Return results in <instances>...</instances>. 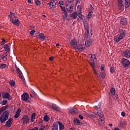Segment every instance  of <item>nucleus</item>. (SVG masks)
Segmentation results:
<instances>
[{"label": "nucleus", "instance_id": "f3484780", "mask_svg": "<svg viewBox=\"0 0 130 130\" xmlns=\"http://www.w3.org/2000/svg\"><path fill=\"white\" fill-rule=\"evenodd\" d=\"M71 44L72 47H73L74 49H75V48H77V46H78V44H77V40H72Z\"/></svg>", "mask_w": 130, "mask_h": 130}, {"label": "nucleus", "instance_id": "052dcab7", "mask_svg": "<svg viewBox=\"0 0 130 130\" xmlns=\"http://www.w3.org/2000/svg\"><path fill=\"white\" fill-rule=\"evenodd\" d=\"M68 11H69V12H71L72 11V7H70V8H67Z\"/></svg>", "mask_w": 130, "mask_h": 130}, {"label": "nucleus", "instance_id": "c756f323", "mask_svg": "<svg viewBox=\"0 0 130 130\" xmlns=\"http://www.w3.org/2000/svg\"><path fill=\"white\" fill-rule=\"evenodd\" d=\"M51 130H58V124H54L52 126Z\"/></svg>", "mask_w": 130, "mask_h": 130}, {"label": "nucleus", "instance_id": "e433bc0d", "mask_svg": "<svg viewBox=\"0 0 130 130\" xmlns=\"http://www.w3.org/2000/svg\"><path fill=\"white\" fill-rule=\"evenodd\" d=\"M92 14H93V11H91L88 12L87 15V19H91L92 18Z\"/></svg>", "mask_w": 130, "mask_h": 130}, {"label": "nucleus", "instance_id": "4c0bfd02", "mask_svg": "<svg viewBox=\"0 0 130 130\" xmlns=\"http://www.w3.org/2000/svg\"><path fill=\"white\" fill-rule=\"evenodd\" d=\"M58 123H59V129H63L64 128V126H63L62 123H61L60 122H59Z\"/></svg>", "mask_w": 130, "mask_h": 130}, {"label": "nucleus", "instance_id": "39448f33", "mask_svg": "<svg viewBox=\"0 0 130 130\" xmlns=\"http://www.w3.org/2000/svg\"><path fill=\"white\" fill-rule=\"evenodd\" d=\"M47 105H48L50 108H52V109L55 110L56 111H59V110H60V108H59V107H58V106L56 105L55 104H52L51 105V104L48 103Z\"/></svg>", "mask_w": 130, "mask_h": 130}, {"label": "nucleus", "instance_id": "1a4fd4ad", "mask_svg": "<svg viewBox=\"0 0 130 130\" xmlns=\"http://www.w3.org/2000/svg\"><path fill=\"white\" fill-rule=\"evenodd\" d=\"M28 99H29V94L27 93H23L21 96V100L24 102H27L28 101Z\"/></svg>", "mask_w": 130, "mask_h": 130}, {"label": "nucleus", "instance_id": "09e8293b", "mask_svg": "<svg viewBox=\"0 0 130 130\" xmlns=\"http://www.w3.org/2000/svg\"><path fill=\"white\" fill-rule=\"evenodd\" d=\"M31 93H32V94L33 95H34V96H37V93H36V92H35V91H34V90H31Z\"/></svg>", "mask_w": 130, "mask_h": 130}, {"label": "nucleus", "instance_id": "338daca9", "mask_svg": "<svg viewBox=\"0 0 130 130\" xmlns=\"http://www.w3.org/2000/svg\"><path fill=\"white\" fill-rule=\"evenodd\" d=\"M27 3H28V4H31L32 2H31V0H27Z\"/></svg>", "mask_w": 130, "mask_h": 130}, {"label": "nucleus", "instance_id": "37998d69", "mask_svg": "<svg viewBox=\"0 0 130 130\" xmlns=\"http://www.w3.org/2000/svg\"><path fill=\"white\" fill-rule=\"evenodd\" d=\"M10 86H15V81L11 80L10 81Z\"/></svg>", "mask_w": 130, "mask_h": 130}, {"label": "nucleus", "instance_id": "dca6fc26", "mask_svg": "<svg viewBox=\"0 0 130 130\" xmlns=\"http://www.w3.org/2000/svg\"><path fill=\"white\" fill-rule=\"evenodd\" d=\"M123 38H123V37L120 36V35L118 34L114 37V40L115 42H119L120 40H122Z\"/></svg>", "mask_w": 130, "mask_h": 130}, {"label": "nucleus", "instance_id": "6ab92c4d", "mask_svg": "<svg viewBox=\"0 0 130 130\" xmlns=\"http://www.w3.org/2000/svg\"><path fill=\"white\" fill-rule=\"evenodd\" d=\"M13 118L9 119L7 122L5 124L6 126H11V125L13 123Z\"/></svg>", "mask_w": 130, "mask_h": 130}, {"label": "nucleus", "instance_id": "72a5a7b5", "mask_svg": "<svg viewBox=\"0 0 130 130\" xmlns=\"http://www.w3.org/2000/svg\"><path fill=\"white\" fill-rule=\"evenodd\" d=\"M74 121L75 122V124H76V125H80V123H81V122H80V120H78L76 118H75L74 119Z\"/></svg>", "mask_w": 130, "mask_h": 130}, {"label": "nucleus", "instance_id": "20e7f679", "mask_svg": "<svg viewBox=\"0 0 130 130\" xmlns=\"http://www.w3.org/2000/svg\"><path fill=\"white\" fill-rule=\"evenodd\" d=\"M124 28H125V26H122V28H120L118 30L119 32V35L122 36V37L124 38L125 37V33L126 32V30L124 29Z\"/></svg>", "mask_w": 130, "mask_h": 130}, {"label": "nucleus", "instance_id": "8fccbe9b", "mask_svg": "<svg viewBox=\"0 0 130 130\" xmlns=\"http://www.w3.org/2000/svg\"><path fill=\"white\" fill-rule=\"evenodd\" d=\"M21 79L23 81L24 85H25V86H26V82L25 81V79H24V76L22 77V78H21Z\"/></svg>", "mask_w": 130, "mask_h": 130}, {"label": "nucleus", "instance_id": "aec40b11", "mask_svg": "<svg viewBox=\"0 0 130 130\" xmlns=\"http://www.w3.org/2000/svg\"><path fill=\"white\" fill-rule=\"evenodd\" d=\"M123 54L125 57H130V51L126 50L125 51L123 52Z\"/></svg>", "mask_w": 130, "mask_h": 130}, {"label": "nucleus", "instance_id": "a19ab883", "mask_svg": "<svg viewBox=\"0 0 130 130\" xmlns=\"http://www.w3.org/2000/svg\"><path fill=\"white\" fill-rule=\"evenodd\" d=\"M115 72V71L114 70V68L111 67L110 73H111V74H114Z\"/></svg>", "mask_w": 130, "mask_h": 130}, {"label": "nucleus", "instance_id": "393cba45", "mask_svg": "<svg viewBox=\"0 0 130 130\" xmlns=\"http://www.w3.org/2000/svg\"><path fill=\"white\" fill-rule=\"evenodd\" d=\"M20 114H21V110L20 109H17V111L16 112L15 115H14L15 118H18V117L20 116Z\"/></svg>", "mask_w": 130, "mask_h": 130}, {"label": "nucleus", "instance_id": "4468645a", "mask_svg": "<svg viewBox=\"0 0 130 130\" xmlns=\"http://www.w3.org/2000/svg\"><path fill=\"white\" fill-rule=\"evenodd\" d=\"M94 42V41L91 39H89L85 41V46L86 47H89L92 45V43Z\"/></svg>", "mask_w": 130, "mask_h": 130}, {"label": "nucleus", "instance_id": "a878e982", "mask_svg": "<svg viewBox=\"0 0 130 130\" xmlns=\"http://www.w3.org/2000/svg\"><path fill=\"white\" fill-rule=\"evenodd\" d=\"M94 114H95V115H98L100 117V118L103 117V113L101 111L98 112V111L97 112H95Z\"/></svg>", "mask_w": 130, "mask_h": 130}, {"label": "nucleus", "instance_id": "ddd939ff", "mask_svg": "<svg viewBox=\"0 0 130 130\" xmlns=\"http://www.w3.org/2000/svg\"><path fill=\"white\" fill-rule=\"evenodd\" d=\"M78 16L81 20H82V21H85V17L83 15H82V9L81 8H79L78 9Z\"/></svg>", "mask_w": 130, "mask_h": 130}, {"label": "nucleus", "instance_id": "603ef678", "mask_svg": "<svg viewBox=\"0 0 130 130\" xmlns=\"http://www.w3.org/2000/svg\"><path fill=\"white\" fill-rule=\"evenodd\" d=\"M78 116H79V118L81 119V120L84 119V116H83V115L80 114V115H79Z\"/></svg>", "mask_w": 130, "mask_h": 130}, {"label": "nucleus", "instance_id": "9b49d317", "mask_svg": "<svg viewBox=\"0 0 130 130\" xmlns=\"http://www.w3.org/2000/svg\"><path fill=\"white\" fill-rule=\"evenodd\" d=\"M75 49L78 51H84L85 50V46L84 45H79V46H77Z\"/></svg>", "mask_w": 130, "mask_h": 130}, {"label": "nucleus", "instance_id": "412c9836", "mask_svg": "<svg viewBox=\"0 0 130 130\" xmlns=\"http://www.w3.org/2000/svg\"><path fill=\"white\" fill-rule=\"evenodd\" d=\"M4 98H5V99H8V100H10V99H12V96L9 94V92H6L3 96Z\"/></svg>", "mask_w": 130, "mask_h": 130}, {"label": "nucleus", "instance_id": "f8f14e48", "mask_svg": "<svg viewBox=\"0 0 130 130\" xmlns=\"http://www.w3.org/2000/svg\"><path fill=\"white\" fill-rule=\"evenodd\" d=\"M55 1L54 0H51L49 3L47 4V6H49L50 9H54L55 8Z\"/></svg>", "mask_w": 130, "mask_h": 130}, {"label": "nucleus", "instance_id": "de8ad7c7", "mask_svg": "<svg viewBox=\"0 0 130 130\" xmlns=\"http://www.w3.org/2000/svg\"><path fill=\"white\" fill-rule=\"evenodd\" d=\"M99 121H101V122H102V123H103V122H104V118L103 117L100 118Z\"/></svg>", "mask_w": 130, "mask_h": 130}, {"label": "nucleus", "instance_id": "9d476101", "mask_svg": "<svg viewBox=\"0 0 130 130\" xmlns=\"http://www.w3.org/2000/svg\"><path fill=\"white\" fill-rule=\"evenodd\" d=\"M22 119L23 121V124H26V123H28L29 122V120H30V118H29V116L28 115H24Z\"/></svg>", "mask_w": 130, "mask_h": 130}, {"label": "nucleus", "instance_id": "2eb2a0df", "mask_svg": "<svg viewBox=\"0 0 130 130\" xmlns=\"http://www.w3.org/2000/svg\"><path fill=\"white\" fill-rule=\"evenodd\" d=\"M16 72L17 74H18V76L20 79H23V73H22V71H21V70L18 67H17V66H15Z\"/></svg>", "mask_w": 130, "mask_h": 130}, {"label": "nucleus", "instance_id": "69168bd1", "mask_svg": "<svg viewBox=\"0 0 130 130\" xmlns=\"http://www.w3.org/2000/svg\"><path fill=\"white\" fill-rule=\"evenodd\" d=\"M49 59H50V60H53V57H50V58H49Z\"/></svg>", "mask_w": 130, "mask_h": 130}, {"label": "nucleus", "instance_id": "774afa93", "mask_svg": "<svg viewBox=\"0 0 130 130\" xmlns=\"http://www.w3.org/2000/svg\"><path fill=\"white\" fill-rule=\"evenodd\" d=\"M114 130H120L118 127H115Z\"/></svg>", "mask_w": 130, "mask_h": 130}, {"label": "nucleus", "instance_id": "49530a36", "mask_svg": "<svg viewBox=\"0 0 130 130\" xmlns=\"http://www.w3.org/2000/svg\"><path fill=\"white\" fill-rule=\"evenodd\" d=\"M8 103V101L7 100H3L2 102V105H6Z\"/></svg>", "mask_w": 130, "mask_h": 130}, {"label": "nucleus", "instance_id": "473e14b6", "mask_svg": "<svg viewBox=\"0 0 130 130\" xmlns=\"http://www.w3.org/2000/svg\"><path fill=\"white\" fill-rule=\"evenodd\" d=\"M84 25L85 29H86V30H89V23L87 22V21L84 23Z\"/></svg>", "mask_w": 130, "mask_h": 130}, {"label": "nucleus", "instance_id": "bf43d9fd", "mask_svg": "<svg viewBox=\"0 0 130 130\" xmlns=\"http://www.w3.org/2000/svg\"><path fill=\"white\" fill-rule=\"evenodd\" d=\"M74 1L75 0H68V2H69V3H74Z\"/></svg>", "mask_w": 130, "mask_h": 130}, {"label": "nucleus", "instance_id": "a211bd4d", "mask_svg": "<svg viewBox=\"0 0 130 130\" xmlns=\"http://www.w3.org/2000/svg\"><path fill=\"white\" fill-rule=\"evenodd\" d=\"M68 110L71 114H76V113H77V111H78L77 109L75 108H70V109H68Z\"/></svg>", "mask_w": 130, "mask_h": 130}, {"label": "nucleus", "instance_id": "c03bdc74", "mask_svg": "<svg viewBox=\"0 0 130 130\" xmlns=\"http://www.w3.org/2000/svg\"><path fill=\"white\" fill-rule=\"evenodd\" d=\"M59 7H60V6H63V5H64V2H63L62 1H60L59 2Z\"/></svg>", "mask_w": 130, "mask_h": 130}, {"label": "nucleus", "instance_id": "a18cd8bd", "mask_svg": "<svg viewBox=\"0 0 130 130\" xmlns=\"http://www.w3.org/2000/svg\"><path fill=\"white\" fill-rule=\"evenodd\" d=\"M106 76V74H105V71L104 72H102V78L103 79H104Z\"/></svg>", "mask_w": 130, "mask_h": 130}, {"label": "nucleus", "instance_id": "864d4df0", "mask_svg": "<svg viewBox=\"0 0 130 130\" xmlns=\"http://www.w3.org/2000/svg\"><path fill=\"white\" fill-rule=\"evenodd\" d=\"M121 116H123V117H124L125 116V112H122L121 113Z\"/></svg>", "mask_w": 130, "mask_h": 130}, {"label": "nucleus", "instance_id": "4d7b16f0", "mask_svg": "<svg viewBox=\"0 0 130 130\" xmlns=\"http://www.w3.org/2000/svg\"><path fill=\"white\" fill-rule=\"evenodd\" d=\"M36 4L37 6H39V5H40V1H37L36 2Z\"/></svg>", "mask_w": 130, "mask_h": 130}, {"label": "nucleus", "instance_id": "3c124183", "mask_svg": "<svg viewBox=\"0 0 130 130\" xmlns=\"http://www.w3.org/2000/svg\"><path fill=\"white\" fill-rule=\"evenodd\" d=\"M35 116H36V114L35 113H33L31 114V118H35Z\"/></svg>", "mask_w": 130, "mask_h": 130}, {"label": "nucleus", "instance_id": "f257e3e1", "mask_svg": "<svg viewBox=\"0 0 130 130\" xmlns=\"http://www.w3.org/2000/svg\"><path fill=\"white\" fill-rule=\"evenodd\" d=\"M89 57L90 58V60L88 62L92 67V70L93 71V73L95 76H98V77H99L101 75V73L100 72H98L96 71V69H95V66L96 62H97V58H96V55L95 54H89Z\"/></svg>", "mask_w": 130, "mask_h": 130}, {"label": "nucleus", "instance_id": "2f4dec72", "mask_svg": "<svg viewBox=\"0 0 130 130\" xmlns=\"http://www.w3.org/2000/svg\"><path fill=\"white\" fill-rule=\"evenodd\" d=\"M89 29L86 30L84 39H87L88 37H89V35H90V32H89Z\"/></svg>", "mask_w": 130, "mask_h": 130}, {"label": "nucleus", "instance_id": "5701e85b", "mask_svg": "<svg viewBox=\"0 0 130 130\" xmlns=\"http://www.w3.org/2000/svg\"><path fill=\"white\" fill-rule=\"evenodd\" d=\"M6 52H10V44H6L4 46Z\"/></svg>", "mask_w": 130, "mask_h": 130}, {"label": "nucleus", "instance_id": "7ed1b4c3", "mask_svg": "<svg viewBox=\"0 0 130 130\" xmlns=\"http://www.w3.org/2000/svg\"><path fill=\"white\" fill-rule=\"evenodd\" d=\"M10 115V111H6L4 112L0 117V121L1 123H4V122H6L7 120H8V118H9V116Z\"/></svg>", "mask_w": 130, "mask_h": 130}, {"label": "nucleus", "instance_id": "0eeeda50", "mask_svg": "<svg viewBox=\"0 0 130 130\" xmlns=\"http://www.w3.org/2000/svg\"><path fill=\"white\" fill-rule=\"evenodd\" d=\"M60 7L64 13V15H63V19H64V20H66V19L68 18V12L67 11V10L66 9V8L64 7L60 6Z\"/></svg>", "mask_w": 130, "mask_h": 130}, {"label": "nucleus", "instance_id": "c85d7f7f", "mask_svg": "<svg viewBox=\"0 0 130 130\" xmlns=\"http://www.w3.org/2000/svg\"><path fill=\"white\" fill-rule=\"evenodd\" d=\"M125 1V8H128L130 6V1L129 0H124Z\"/></svg>", "mask_w": 130, "mask_h": 130}, {"label": "nucleus", "instance_id": "b1692460", "mask_svg": "<svg viewBox=\"0 0 130 130\" xmlns=\"http://www.w3.org/2000/svg\"><path fill=\"white\" fill-rule=\"evenodd\" d=\"M127 23V20H126V18H121L120 21V24L121 25H125Z\"/></svg>", "mask_w": 130, "mask_h": 130}, {"label": "nucleus", "instance_id": "79ce46f5", "mask_svg": "<svg viewBox=\"0 0 130 130\" xmlns=\"http://www.w3.org/2000/svg\"><path fill=\"white\" fill-rule=\"evenodd\" d=\"M35 32H36L35 30L32 29V30H31L30 31V35L31 36H34V33H35Z\"/></svg>", "mask_w": 130, "mask_h": 130}, {"label": "nucleus", "instance_id": "bb28decb", "mask_svg": "<svg viewBox=\"0 0 130 130\" xmlns=\"http://www.w3.org/2000/svg\"><path fill=\"white\" fill-rule=\"evenodd\" d=\"M78 12H75L71 15V17L72 19H77V17L78 16Z\"/></svg>", "mask_w": 130, "mask_h": 130}, {"label": "nucleus", "instance_id": "423d86ee", "mask_svg": "<svg viewBox=\"0 0 130 130\" xmlns=\"http://www.w3.org/2000/svg\"><path fill=\"white\" fill-rule=\"evenodd\" d=\"M122 64L124 68H127L130 64V61L127 59L122 58Z\"/></svg>", "mask_w": 130, "mask_h": 130}, {"label": "nucleus", "instance_id": "6e6552de", "mask_svg": "<svg viewBox=\"0 0 130 130\" xmlns=\"http://www.w3.org/2000/svg\"><path fill=\"white\" fill-rule=\"evenodd\" d=\"M0 56L3 61H6L8 59V52H6L1 53Z\"/></svg>", "mask_w": 130, "mask_h": 130}, {"label": "nucleus", "instance_id": "e2e57ef3", "mask_svg": "<svg viewBox=\"0 0 130 130\" xmlns=\"http://www.w3.org/2000/svg\"><path fill=\"white\" fill-rule=\"evenodd\" d=\"M45 127H42L40 128L39 130H44Z\"/></svg>", "mask_w": 130, "mask_h": 130}, {"label": "nucleus", "instance_id": "ea45409f", "mask_svg": "<svg viewBox=\"0 0 130 130\" xmlns=\"http://www.w3.org/2000/svg\"><path fill=\"white\" fill-rule=\"evenodd\" d=\"M49 119H50L49 118V117H48V116L46 115V116H44V120L45 121H46V122H47V121H49Z\"/></svg>", "mask_w": 130, "mask_h": 130}, {"label": "nucleus", "instance_id": "680f3d73", "mask_svg": "<svg viewBox=\"0 0 130 130\" xmlns=\"http://www.w3.org/2000/svg\"><path fill=\"white\" fill-rule=\"evenodd\" d=\"M6 42H6V40L5 39L2 40V43H6Z\"/></svg>", "mask_w": 130, "mask_h": 130}, {"label": "nucleus", "instance_id": "c9c22d12", "mask_svg": "<svg viewBox=\"0 0 130 130\" xmlns=\"http://www.w3.org/2000/svg\"><path fill=\"white\" fill-rule=\"evenodd\" d=\"M101 107V102H100L99 103V104L98 105V106H95L93 107V108H94V109H95L96 110L100 109V108Z\"/></svg>", "mask_w": 130, "mask_h": 130}, {"label": "nucleus", "instance_id": "6e6d98bb", "mask_svg": "<svg viewBox=\"0 0 130 130\" xmlns=\"http://www.w3.org/2000/svg\"><path fill=\"white\" fill-rule=\"evenodd\" d=\"M28 130H38V127H35L34 128L32 129H29Z\"/></svg>", "mask_w": 130, "mask_h": 130}, {"label": "nucleus", "instance_id": "7c9ffc66", "mask_svg": "<svg viewBox=\"0 0 130 130\" xmlns=\"http://www.w3.org/2000/svg\"><path fill=\"white\" fill-rule=\"evenodd\" d=\"M8 108V106H5L1 108L0 109V114H2V113H3V112H4V111H5V110H6Z\"/></svg>", "mask_w": 130, "mask_h": 130}, {"label": "nucleus", "instance_id": "4be33fe9", "mask_svg": "<svg viewBox=\"0 0 130 130\" xmlns=\"http://www.w3.org/2000/svg\"><path fill=\"white\" fill-rule=\"evenodd\" d=\"M39 38L42 41H44V40H45V36H44V34H43V33H40L39 34Z\"/></svg>", "mask_w": 130, "mask_h": 130}, {"label": "nucleus", "instance_id": "f03ea898", "mask_svg": "<svg viewBox=\"0 0 130 130\" xmlns=\"http://www.w3.org/2000/svg\"><path fill=\"white\" fill-rule=\"evenodd\" d=\"M9 17L10 22H12L13 24L15 26H19L20 25V21L18 19H17V15L15 13L10 12Z\"/></svg>", "mask_w": 130, "mask_h": 130}, {"label": "nucleus", "instance_id": "cd10ccee", "mask_svg": "<svg viewBox=\"0 0 130 130\" xmlns=\"http://www.w3.org/2000/svg\"><path fill=\"white\" fill-rule=\"evenodd\" d=\"M122 0H118V7L119 9L122 8Z\"/></svg>", "mask_w": 130, "mask_h": 130}, {"label": "nucleus", "instance_id": "f704fd0d", "mask_svg": "<svg viewBox=\"0 0 130 130\" xmlns=\"http://www.w3.org/2000/svg\"><path fill=\"white\" fill-rule=\"evenodd\" d=\"M110 92L111 93V94H112V95H113V96H114V95H115V89L112 88L110 89Z\"/></svg>", "mask_w": 130, "mask_h": 130}, {"label": "nucleus", "instance_id": "0e129e2a", "mask_svg": "<svg viewBox=\"0 0 130 130\" xmlns=\"http://www.w3.org/2000/svg\"><path fill=\"white\" fill-rule=\"evenodd\" d=\"M81 2V0H76V4H78V3H80Z\"/></svg>", "mask_w": 130, "mask_h": 130}, {"label": "nucleus", "instance_id": "13d9d810", "mask_svg": "<svg viewBox=\"0 0 130 130\" xmlns=\"http://www.w3.org/2000/svg\"><path fill=\"white\" fill-rule=\"evenodd\" d=\"M31 122H34V120H35V118H31Z\"/></svg>", "mask_w": 130, "mask_h": 130}, {"label": "nucleus", "instance_id": "5fc2aeb1", "mask_svg": "<svg viewBox=\"0 0 130 130\" xmlns=\"http://www.w3.org/2000/svg\"><path fill=\"white\" fill-rule=\"evenodd\" d=\"M101 72H105V71L104 70V67H103V66H101Z\"/></svg>", "mask_w": 130, "mask_h": 130}, {"label": "nucleus", "instance_id": "58836bf2", "mask_svg": "<svg viewBox=\"0 0 130 130\" xmlns=\"http://www.w3.org/2000/svg\"><path fill=\"white\" fill-rule=\"evenodd\" d=\"M7 67V64L6 63H2L0 64V69H6Z\"/></svg>", "mask_w": 130, "mask_h": 130}]
</instances>
